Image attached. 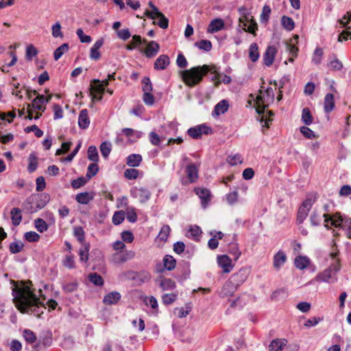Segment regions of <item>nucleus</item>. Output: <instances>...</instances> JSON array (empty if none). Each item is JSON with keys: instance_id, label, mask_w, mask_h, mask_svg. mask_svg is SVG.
<instances>
[{"instance_id": "obj_24", "label": "nucleus", "mask_w": 351, "mask_h": 351, "mask_svg": "<svg viewBox=\"0 0 351 351\" xmlns=\"http://www.w3.org/2000/svg\"><path fill=\"white\" fill-rule=\"evenodd\" d=\"M142 162V156L140 154H132L127 157L126 164L132 167H138Z\"/></svg>"}, {"instance_id": "obj_39", "label": "nucleus", "mask_w": 351, "mask_h": 351, "mask_svg": "<svg viewBox=\"0 0 351 351\" xmlns=\"http://www.w3.org/2000/svg\"><path fill=\"white\" fill-rule=\"evenodd\" d=\"M88 279L90 282L96 286H102L104 285V279L97 273H90L88 276Z\"/></svg>"}, {"instance_id": "obj_5", "label": "nucleus", "mask_w": 351, "mask_h": 351, "mask_svg": "<svg viewBox=\"0 0 351 351\" xmlns=\"http://www.w3.org/2000/svg\"><path fill=\"white\" fill-rule=\"evenodd\" d=\"M314 200L311 198H307L303 202L297 213L296 222L298 224H301L304 222V219L308 216V212L311 209Z\"/></svg>"}, {"instance_id": "obj_37", "label": "nucleus", "mask_w": 351, "mask_h": 351, "mask_svg": "<svg viewBox=\"0 0 351 351\" xmlns=\"http://www.w3.org/2000/svg\"><path fill=\"white\" fill-rule=\"evenodd\" d=\"M282 27L287 31H291L294 29L295 23L292 18L287 16H282L281 18Z\"/></svg>"}, {"instance_id": "obj_44", "label": "nucleus", "mask_w": 351, "mask_h": 351, "mask_svg": "<svg viewBox=\"0 0 351 351\" xmlns=\"http://www.w3.org/2000/svg\"><path fill=\"white\" fill-rule=\"evenodd\" d=\"M23 336L28 343H34L36 341V334L29 329H25L23 332Z\"/></svg>"}, {"instance_id": "obj_46", "label": "nucleus", "mask_w": 351, "mask_h": 351, "mask_svg": "<svg viewBox=\"0 0 351 351\" xmlns=\"http://www.w3.org/2000/svg\"><path fill=\"white\" fill-rule=\"evenodd\" d=\"M265 108V106H263V108H261L259 106L256 108V112L259 115L262 114V117L260 119V122L264 123V124L263 125V128L265 127V128H268L269 124L271 121V119L270 118H267L264 116Z\"/></svg>"}, {"instance_id": "obj_11", "label": "nucleus", "mask_w": 351, "mask_h": 351, "mask_svg": "<svg viewBox=\"0 0 351 351\" xmlns=\"http://www.w3.org/2000/svg\"><path fill=\"white\" fill-rule=\"evenodd\" d=\"M217 264L223 269V273L230 272L233 267L231 259L226 254L219 255L217 256Z\"/></svg>"}, {"instance_id": "obj_30", "label": "nucleus", "mask_w": 351, "mask_h": 351, "mask_svg": "<svg viewBox=\"0 0 351 351\" xmlns=\"http://www.w3.org/2000/svg\"><path fill=\"white\" fill-rule=\"evenodd\" d=\"M288 295V292L286 289L282 288L274 291L270 295V298L273 301H278L286 298Z\"/></svg>"}, {"instance_id": "obj_9", "label": "nucleus", "mask_w": 351, "mask_h": 351, "mask_svg": "<svg viewBox=\"0 0 351 351\" xmlns=\"http://www.w3.org/2000/svg\"><path fill=\"white\" fill-rule=\"evenodd\" d=\"M135 252L132 250H125L123 252L115 253L113 255V258L117 263H123L129 260L134 258Z\"/></svg>"}, {"instance_id": "obj_61", "label": "nucleus", "mask_w": 351, "mask_h": 351, "mask_svg": "<svg viewBox=\"0 0 351 351\" xmlns=\"http://www.w3.org/2000/svg\"><path fill=\"white\" fill-rule=\"evenodd\" d=\"M40 235L34 231L27 232L24 234V238L28 242H36L40 239Z\"/></svg>"}, {"instance_id": "obj_41", "label": "nucleus", "mask_w": 351, "mask_h": 351, "mask_svg": "<svg viewBox=\"0 0 351 351\" xmlns=\"http://www.w3.org/2000/svg\"><path fill=\"white\" fill-rule=\"evenodd\" d=\"M34 226L36 230L41 233L47 231L49 228L47 222L41 218H37L34 220Z\"/></svg>"}, {"instance_id": "obj_60", "label": "nucleus", "mask_w": 351, "mask_h": 351, "mask_svg": "<svg viewBox=\"0 0 351 351\" xmlns=\"http://www.w3.org/2000/svg\"><path fill=\"white\" fill-rule=\"evenodd\" d=\"M78 285L77 282H69L62 286V289L66 293H72L77 289Z\"/></svg>"}, {"instance_id": "obj_54", "label": "nucleus", "mask_w": 351, "mask_h": 351, "mask_svg": "<svg viewBox=\"0 0 351 351\" xmlns=\"http://www.w3.org/2000/svg\"><path fill=\"white\" fill-rule=\"evenodd\" d=\"M177 298V293H165L162 297V303L165 305L171 304L176 300Z\"/></svg>"}, {"instance_id": "obj_3", "label": "nucleus", "mask_w": 351, "mask_h": 351, "mask_svg": "<svg viewBox=\"0 0 351 351\" xmlns=\"http://www.w3.org/2000/svg\"><path fill=\"white\" fill-rule=\"evenodd\" d=\"M50 199L48 193H34L28 197L23 205L29 213H34L45 208Z\"/></svg>"}, {"instance_id": "obj_48", "label": "nucleus", "mask_w": 351, "mask_h": 351, "mask_svg": "<svg viewBox=\"0 0 351 351\" xmlns=\"http://www.w3.org/2000/svg\"><path fill=\"white\" fill-rule=\"evenodd\" d=\"M195 46L205 51H209L212 49V43L208 40H202L199 42H196Z\"/></svg>"}, {"instance_id": "obj_22", "label": "nucleus", "mask_w": 351, "mask_h": 351, "mask_svg": "<svg viewBox=\"0 0 351 351\" xmlns=\"http://www.w3.org/2000/svg\"><path fill=\"white\" fill-rule=\"evenodd\" d=\"M95 193L93 192H83L76 195L75 200L81 204H87L93 199Z\"/></svg>"}, {"instance_id": "obj_28", "label": "nucleus", "mask_w": 351, "mask_h": 351, "mask_svg": "<svg viewBox=\"0 0 351 351\" xmlns=\"http://www.w3.org/2000/svg\"><path fill=\"white\" fill-rule=\"evenodd\" d=\"M287 341L285 339H274L269 345V351H280L284 349L286 346Z\"/></svg>"}, {"instance_id": "obj_20", "label": "nucleus", "mask_w": 351, "mask_h": 351, "mask_svg": "<svg viewBox=\"0 0 351 351\" xmlns=\"http://www.w3.org/2000/svg\"><path fill=\"white\" fill-rule=\"evenodd\" d=\"M90 119L88 114V110L83 109L80 111L78 117V125L81 129L85 130L88 128Z\"/></svg>"}, {"instance_id": "obj_59", "label": "nucleus", "mask_w": 351, "mask_h": 351, "mask_svg": "<svg viewBox=\"0 0 351 351\" xmlns=\"http://www.w3.org/2000/svg\"><path fill=\"white\" fill-rule=\"evenodd\" d=\"M63 265L68 269H73L75 263L73 255H66L62 261Z\"/></svg>"}, {"instance_id": "obj_55", "label": "nucleus", "mask_w": 351, "mask_h": 351, "mask_svg": "<svg viewBox=\"0 0 351 351\" xmlns=\"http://www.w3.org/2000/svg\"><path fill=\"white\" fill-rule=\"evenodd\" d=\"M149 6L152 8V11L146 10L145 12V14L149 19H155L156 14L159 13L160 11L158 8L152 3V1H149L148 3Z\"/></svg>"}, {"instance_id": "obj_45", "label": "nucleus", "mask_w": 351, "mask_h": 351, "mask_svg": "<svg viewBox=\"0 0 351 351\" xmlns=\"http://www.w3.org/2000/svg\"><path fill=\"white\" fill-rule=\"evenodd\" d=\"M112 145L108 141L103 142L100 145V151L104 158H107L110 154Z\"/></svg>"}, {"instance_id": "obj_26", "label": "nucleus", "mask_w": 351, "mask_h": 351, "mask_svg": "<svg viewBox=\"0 0 351 351\" xmlns=\"http://www.w3.org/2000/svg\"><path fill=\"white\" fill-rule=\"evenodd\" d=\"M229 107L228 101L226 99L220 101L214 108L213 114L220 115L228 111Z\"/></svg>"}, {"instance_id": "obj_58", "label": "nucleus", "mask_w": 351, "mask_h": 351, "mask_svg": "<svg viewBox=\"0 0 351 351\" xmlns=\"http://www.w3.org/2000/svg\"><path fill=\"white\" fill-rule=\"evenodd\" d=\"M88 179L86 177H80L77 179L73 180L71 182V186L73 189H79L83 186H84L88 182Z\"/></svg>"}, {"instance_id": "obj_34", "label": "nucleus", "mask_w": 351, "mask_h": 351, "mask_svg": "<svg viewBox=\"0 0 351 351\" xmlns=\"http://www.w3.org/2000/svg\"><path fill=\"white\" fill-rule=\"evenodd\" d=\"M159 286L163 291L172 290L176 287V282L171 278H162L159 282Z\"/></svg>"}, {"instance_id": "obj_14", "label": "nucleus", "mask_w": 351, "mask_h": 351, "mask_svg": "<svg viewBox=\"0 0 351 351\" xmlns=\"http://www.w3.org/2000/svg\"><path fill=\"white\" fill-rule=\"evenodd\" d=\"M160 51V45L156 41H150L145 50H141V52L144 53L145 56L148 58H152L156 56Z\"/></svg>"}, {"instance_id": "obj_16", "label": "nucleus", "mask_w": 351, "mask_h": 351, "mask_svg": "<svg viewBox=\"0 0 351 351\" xmlns=\"http://www.w3.org/2000/svg\"><path fill=\"white\" fill-rule=\"evenodd\" d=\"M170 64V60L167 55H160L155 60L154 67L156 70H164Z\"/></svg>"}, {"instance_id": "obj_12", "label": "nucleus", "mask_w": 351, "mask_h": 351, "mask_svg": "<svg viewBox=\"0 0 351 351\" xmlns=\"http://www.w3.org/2000/svg\"><path fill=\"white\" fill-rule=\"evenodd\" d=\"M132 195L135 197H138L140 202H146L151 196L150 191L144 187L136 188L131 191Z\"/></svg>"}, {"instance_id": "obj_8", "label": "nucleus", "mask_w": 351, "mask_h": 351, "mask_svg": "<svg viewBox=\"0 0 351 351\" xmlns=\"http://www.w3.org/2000/svg\"><path fill=\"white\" fill-rule=\"evenodd\" d=\"M51 95L45 97L43 95H38L32 101L31 107L35 110L44 112L46 109L45 105L49 102Z\"/></svg>"}, {"instance_id": "obj_50", "label": "nucleus", "mask_w": 351, "mask_h": 351, "mask_svg": "<svg viewBox=\"0 0 351 351\" xmlns=\"http://www.w3.org/2000/svg\"><path fill=\"white\" fill-rule=\"evenodd\" d=\"M323 217H325L326 223H328L329 221H330L332 226L341 228L343 216L339 215L338 217H335L334 219H331L328 217V215L324 214Z\"/></svg>"}, {"instance_id": "obj_31", "label": "nucleus", "mask_w": 351, "mask_h": 351, "mask_svg": "<svg viewBox=\"0 0 351 351\" xmlns=\"http://www.w3.org/2000/svg\"><path fill=\"white\" fill-rule=\"evenodd\" d=\"M106 89L101 84V81L98 79H94L92 80V84L90 85V91L94 92L98 95H103Z\"/></svg>"}, {"instance_id": "obj_40", "label": "nucleus", "mask_w": 351, "mask_h": 351, "mask_svg": "<svg viewBox=\"0 0 351 351\" xmlns=\"http://www.w3.org/2000/svg\"><path fill=\"white\" fill-rule=\"evenodd\" d=\"M156 18H159L160 20L157 23L154 21V24L158 25L162 29H167L168 27L169 20L161 12L156 14Z\"/></svg>"}, {"instance_id": "obj_27", "label": "nucleus", "mask_w": 351, "mask_h": 351, "mask_svg": "<svg viewBox=\"0 0 351 351\" xmlns=\"http://www.w3.org/2000/svg\"><path fill=\"white\" fill-rule=\"evenodd\" d=\"M335 108L334 95L327 93L324 98V111L326 113L331 112Z\"/></svg>"}, {"instance_id": "obj_19", "label": "nucleus", "mask_w": 351, "mask_h": 351, "mask_svg": "<svg viewBox=\"0 0 351 351\" xmlns=\"http://www.w3.org/2000/svg\"><path fill=\"white\" fill-rule=\"evenodd\" d=\"M104 45V38H101L99 40H97L95 43L93 45V46L90 48V58L92 60H97L99 59L101 57L100 52L99 51V49L102 47Z\"/></svg>"}, {"instance_id": "obj_2", "label": "nucleus", "mask_w": 351, "mask_h": 351, "mask_svg": "<svg viewBox=\"0 0 351 351\" xmlns=\"http://www.w3.org/2000/svg\"><path fill=\"white\" fill-rule=\"evenodd\" d=\"M209 71L214 73L209 65L197 66L182 71V78L186 86L193 87L199 84Z\"/></svg>"}, {"instance_id": "obj_23", "label": "nucleus", "mask_w": 351, "mask_h": 351, "mask_svg": "<svg viewBox=\"0 0 351 351\" xmlns=\"http://www.w3.org/2000/svg\"><path fill=\"white\" fill-rule=\"evenodd\" d=\"M224 21L221 19H215L210 21L208 27V32L215 33L224 27Z\"/></svg>"}, {"instance_id": "obj_17", "label": "nucleus", "mask_w": 351, "mask_h": 351, "mask_svg": "<svg viewBox=\"0 0 351 351\" xmlns=\"http://www.w3.org/2000/svg\"><path fill=\"white\" fill-rule=\"evenodd\" d=\"M237 287L228 280L225 282L220 291V295L223 298L232 296Z\"/></svg>"}, {"instance_id": "obj_4", "label": "nucleus", "mask_w": 351, "mask_h": 351, "mask_svg": "<svg viewBox=\"0 0 351 351\" xmlns=\"http://www.w3.org/2000/svg\"><path fill=\"white\" fill-rule=\"evenodd\" d=\"M341 269V265L339 260H336L327 269L319 273L317 278L319 281L328 283H333L337 281V273Z\"/></svg>"}, {"instance_id": "obj_62", "label": "nucleus", "mask_w": 351, "mask_h": 351, "mask_svg": "<svg viewBox=\"0 0 351 351\" xmlns=\"http://www.w3.org/2000/svg\"><path fill=\"white\" fill-rule=\"evenodd\" d=\"M141 82L143 84V91L144 93L152 92L153 90V86L149 77H144Z\"/></svg>"}, {"instance_id": "obj_32", "label": "nucleus", "mask_w": 351, "mask_h": 351, "mask_svg": "<svg viewBox=\"0 0 351 351\" xmlns=\"http://www.w3.org/2000/svg\"><path fill=\"white\" fill-rule=\"evenodd\" d=\"M28 162L27 171L29 173L34 172L38 167V158L35 153L32 152L29 154L28 157Z\"/></svg>"}, {"instance_id": "obj_10", "label": "nucleus", "mask_w": 351, "mask_h": 351, "mask_svg": "<svg viewBox=\"0 0 351 351\" xmlns=\"http://www.w3.org/2000/svg\"><path fill=\"white\" fill-rule=\"evenodd\" d=\"M277 49L274 45H269L267 47L263 54V64L267 66H270L274 60Z\"/></svg>"}, {"instance_id": "obj_15", "label": "nucleus", "mask_w": 351, "mask_h": 351, "mask_svg": "<svg viewBox=\"0 0 351 351\" xmlns=\"http://www.w3.org/2000/svg\"><path fill=\"white\" fill-rule=\"evenodd\" d=\"M196 195L201 199L202 205L206 208L210 201V192L208 189L197 188L195 190Z\"/></svg>"}, {"instance_id": "obj_51", "label": "nucleus", "mask_w": 351, "mask_h": 351, "mask_svg": "<svg viewBox=\"0 0 351 351\" xmlns=\"http://www.w3.org/2000/svg\"><path fill=\"white\" fill-rule=\"evenodd\" d=\"M170 227L169 225H164L158 235V238L162 241H166L168 239L169 232H170Z\"/></svg>"}, {"instance_id": "obj_57", "label": "nucleus", "mask_w": 351, "mask_h": 351, "mask_svg": "<svg viewBox=\"0 0 351 351\" xmlns=\"http://www.w3.org/2000/svg\"><path fill=\"white\" fill-rule=\"evenodd\" d=\"M38 54V50L32 45H30L26 48L25 58L27 60L31 61L34 57Z\"/></svg>"}, {"instance_id": "obj_13", "label": "nucleus", "mask_w": 351, "mask_h": 351, "mask_svg": "<svg viewBox=\"0 0 351 351\" xmlns=\"http://www.w3.org/2000/svg\"><path fill=\"white\" fill-rule=\"evenodd\" d=\"M185 172L190 183H195L198 178V166L194 163L186 165Z\"/></svg>"}, {"instance_id": "obj_49", "label": "nucleus", "mask_w": 351, "mask_h": 351, "mask_svg": "<svg viewBox=\"0 0 351 351\" xmlns=\"http://www.w3.org/2000/svg\"><path fill=\"white\" fill-rule=\"evenodd\" d=\"M23 247L24 244L19 241L11 243L9 246V250L12 254H17L22 251Z\"/></svg>"}, {"instance_id": "obj_29", "label": "nucleus", "mask_w": 351, "mask_h": 351, "mask_svg": "<svg viewBox=\"0 0 351 351\" xmlns=\"http://www.w3.org/2000/svg\"><path fill=\"white\" fill-rule=\"evenodd\" d=\"M21 210L19 208H13L11 210V219L13 226H17L20 224L22 220Z\"/></svg>"}, {"instance_id": "obj_35", "label": "nucleus", "mask_w": 351, "mask_h": 351, "mask_svg": "<svg viewBox=\"0 0 351 351\" xmlns=\"http://www.w3.org/2000/svg\"><path fill=\"white\" fill-rule=\"evenodd\" d=\"M301 120L305 125H309L313 123V117L308 108H303Z\"/></svg>"}, {"instance_id": "obj_38", "label": "nucleus", "mask_w": 351, "mask_h": 351, "mask_svg": "<svg viewBox=\"0 0 351 351\" xmlns=\"http://www.w3.org/2000/svg\"><path fill=\"white\" fill-rule=\"evenodd\" d=\"M69 46L68 43H64L58 47L53 52L54 60H59L61 56L69 50Z\"/></svg>"}, {"instance_id": "obj_64", "label": "nucleus", "mask_w": 351, "mask_h": 351, "mask_svg": "<svg viewBox=\"0 0 351 351\" xmlns=\"http://www.w3.org/2000/svg\"><path fill=\"white\" fill-rule=\"evenodd\" d=\"M300 131L306 138L313 139L315 137L313 131L305 125L300 127Z\"/></svg>"}, {"instance_id": "obj_36", "label": "nucleus", "mask_w": 351, "mask_h": 351, "mask_svg": "<svg viewBox=\"0 0 351 351\" xmlns=\"http://www.w3.org/2000/svg\"><path fill=\"white\" fill-rule=\"evenodd\" d=\"M163 263L168 271H171L176 267V261L172 256L165 255L163 258Z\"/></svg>"}, {"instance_id": "obj_42", "label": "nucleus", "mask_w": 351, "mask_h": 351, "mask_svg": "<svg viewBox=\"0 0 351 351\" xmlns=\"http://www.w3.org/2000/svg\"><path fill=\"white\" fill-rule=\"evenodd\" d=\"M99 169V166L96 162H94L90 164L87 168V172L86 174L87 179L90 180L95 176L98 173Z\"/></svg>"}, {"instance_id": "obj_56", "label": "nucleus", "mask_w": 351, "mask_h": 351, "mask_svg": "<svg viewBox=\"0 0 351 351\" xmlns=\"http://www.w3.org/2000/svg\"><path fill=\"white\" fill-rule=\"evenodd\" d=\"M139 171L134 168L127 169L124 171V176L129 180H134L138 178Z\"/></svg>"}, {"instance_id": "obj_52", "label": "nucleus", "mask_w": 351, "mask_h": 351, "mask_svg": "<svg viewBox=\"0 0 351 351\" xmlns=\"http://www.w3.org/2000/svg\"><path fill=\"white\" fill-rule=\"evenodd\" d=\"M61 24L60 22H56L51 27V34L54 38H63L64 35L61 31Z\"/></svg>"}, {"instance_id": "obj_21", "label": "nucleus", "mask_w": 351, "mask_h": 351, "mask_svg": "<svg viewBox=\"0 0 351 351\" xmlns=\"http://www.w3.org/2000/svg\"><path fill=\"white\" fill-rule=\"evenodd\" d=\"M287 256L285 253L279 250L274 256V267L276 269H279L286 262Z\"/></svg>"}, {"instance_id": "obj_47", "label": "nucleus", "mask_w": 351, "mask_h": 351, "mask_svg": "<svg viewBox=\"0 0 351 351\" xmlns=\"http://www.w3.org/2000/svg\"><path fill=\"white\" fill-rule=\"evenodd\" d=\"M125 219V212L123 210H119L114 212L112 216L113 224L117 226L121 224Z\"/></svg>"}, {"instance_id": "obj_43", "label": "nucleus", "mask_w": 351, "mask_h": 351, "mask_svg": "<svg viewBox=\"0 0 351 351\" xmlns=\"http://www.w3.org/2000/svg\"><path fill=\"white\" fill-rule=\"evenodd\" d=\"M88 160L97 162L99 160V155L97 149L95 146L91 145L88 149Z\"/></svg>"}, {"instance_id": "obj_6", "label": "nucleus", "mask_w": 351, "mask_h": 351, "mask_svg": "<svg viewBox=\"0 0 351 351\" xmlns=\"http://www.w3.org/2000/svg\"><path fill=\"white\" fill-rule=\"evenodd\" d=\"M212 132V128L206 124L192 127L187 130V134L194 139H200L203 134H210Z\"/></svg>"}, {"instance_id": "obj_18", "label": "nucleus", "mask_w": 351, "mask_h": 351, "mask_svg": "<svg viewBox=\"0 0 351 351\" xmlns=\"http://www.w3.org/2000/svg\"><path fill=\"white\" fill-rule=\"evenodd\" d=\"M121 295L118 291H112L106 294L104 299L103 302L106 305L116 304L120 300Z\"/></svg>"}, {"instance_id": "obj_7", "label": "nucleus", "mask_w": 351, "mask_h": 351, "mask_svg": "<svg viewBox=\"0 0 351 351\" xmlns=\"http://www.w3.org/2000/svg\"><path fill=\"white\" fill-rule=\"evenodd\" d=\"M250 273L249 268L242 267L237 273L232 274L229 280L238 288L247 280Z\"/></svg>"}, {"instance_id": "obj_1", "label": "nucleus", "mask_w": 351, "mask_h": 351, "mask_svg": "<svg viewBox=\"0 0 351 351\" xmlns=\"http://www.w3.org/2000/svg\"><path fill=\"white\" fill-rule=\"evenodd\" d=\"M11 283L14 285L12 289L13 301L17 308L23 313L32 311L35 315H39L43 312L39 311L40 307H45L44 304L40 301L36 295L33 293L27 286L18 287L14 280Z\"/></svg>"}, {"instance_id": "obj_25", "label": "nucleus", "mask_w": 351, "mask_h": 351, "mask_svg": "<svg viewBox=\"0 0 351 351\" xmlns=\"http://www.w3.org/2000/svg\"><path fill=\"white\" fill-rule=\"evenodd\" d=\"M310 260L307 256H298L295 258L294 265L298 269L302 270L308 267Z\"/></svg>"}, {"instance_id": "obj_63", "label": "nucleus", "mask_w": 351, "mask_h": 351, "mask_svg": "<svg viewBox=\"0 0 351 351\" xmlns=\"http://www.w3.org/2000/svg\"><path fill=\"white\" fill-rule=\"evenodd\" d=\"M73 234H74V236L77 238V239L80 242H83L84 241L85 232L81 226L74 227Z\"/></svg>"}, {"instance_id": "obj_33", "label": "nucleus", "mask_w": 351, "mask_h": 351, "mask_svg": "<svg viewBox=\"0 0 351 351\" xmlns=\"http://www.w3.org/2000/svg\"><path fill=\"white\" fill-rule=\"evenodd\" d=\"M258 47L256 43H252L249 47V58L252 62H255L259 58Z\"/></svg>"}, {"instance_id": "obj_53", "label": "nucleus", "mask_w": 351, "mask_h": 351, "mask_svg": "<svg viewBox=\"0 0 351 351\" xmlns=\"http://www.w3.org/2000/svg\"><path fill=\"white\" fill-rule=\"evenodd\" d=\"M271 14V8L268 5H265L263 8L261 14V22L262 23H267L269 19Z\"/></svg>"}]
</instances>
